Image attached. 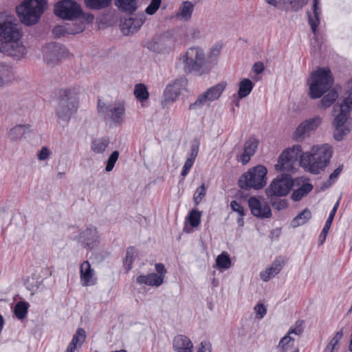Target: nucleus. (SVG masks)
I'll return each instance as SVG.
<instances>
[{"label": "nucleus", "instance_id": "3", "mask_svg": "<svg viewBox=\"0 0 352 352\" xmlns=\"http://www.w3.org/2000/svg\"><path fill=\"white\" fill-rule=\"evenodd\" d=\"M179 60L184 65L186 73L194 72L201 76L208 72L204 51L199 47L188 48Z\"/></svg>", "mask_w": 352, "mask_h": 352}, {"label": "nucleus", "instance_id": "26", "mask_svg": "<svg viewBox=\"0 0 352 352\" xmlns=\"http://www.w3.org/2000/svg\"><path fill=\"white\" fill-rule=\"evenodd\" d=\"M136 283L140 285H145L152 287H159L163 283L161 278L158 277L155 273L140 275L136 278Z\"/></svg>", "mask_w": 352, "mask_h": 352}, {"label": "nucleus", "instance_id": "60", "mask_svg": "<svg viewBox=\"0 0 352 352\" xmlns=\"http://www.w3.org/2000/svg\"><path fill=\"white\" fill-rule=\"evenodd\" d=\"M264 65L261 62H257L254 63L253 66V70L257 74L262 73L264 70Z\"/></svg>", "mask_w": 352, "mask_h": 352}, {"label": "nucleus", "instance_id": "13", "mask_svg": "<svg viewBox=\"0 0 352 352\" xmlns=\"http://www.w3.org/2000/svg\"><path fill=\"white\" fill-rule=\"evenodd\" d=\"M43 54L45 61L48 65H53L66 56L67 50L59 43H50L43 47Z\"/></svg>", "mask_w": 352, "mask_h": 352}, {"label": "nucleus", "instance_id": "45", "mask_svg": "<svg viewBox=\"0 0 352 352\" xmlns=\"http://www.w3.org/2000/svg\"><path fill=\"white\" fill-rule=\"evenodd\" d=\"M334 217L335 216L333 214H329V217L325 222V224L322 228V230L319 236V239H320L321 243H323L327 238V234L329 231V229L332 224Z\"/></svg>", "mask_w": 352, "mask_h": 352}, {"label": "nucleus", "instance_id": "43", "mask_svg": "<svg viewBox=\"0 0 352 352\" xmlns=\"http://www.w3.org/2000/svg\"><path fill=\"white\" fill-rule=\"evenodd\" d=\"M280 197L278 196H272L267 197L270 204L272 207L277 210H280L285 209L287 207V202L285 199H279Z\"/></svg>", "mask_w": 352, "mask_h": 352}, {"label": "nucleus", "instance_id": "59", "mask_svg": "<svg viewBox=\"0 0 352 352\" xmlns=\"http://www.w3.org/2000/svg\"><path fill=\"white\" fill-rule=\"evenodd\" d=\"M342 170V166H339L334 171L329 175V182H333L338 178Z\"/></svg>", "mask_w": 352, "mask_h": 352}, {"label": "nucleus", "instance_id": "40", "mask_svg": "<svg viewBox=\"0 0 352 352\" xmlns=\"http://www.w3.org/2000/svg\"><path fill=\"white\" fill-rule=\"evenodd\" d=\"M86 339V332L82 328H78L74 335L71 342L69 345L72 346L75 348L79 344L81 346Z\"/></svg>", "mask_w": 352, "mask_h": 352}, {"label": "nucleus", "instance_id": "18", "mask_svg": "<svg viewBox=\"0 0 352 352\" xmlns=\"http://www.w3.org/2000/svg\"><path fill=\"white\" fill-rule=\"evenodd\" d=\"M78 241L82 244L85 248L93 249L98 245L99 243V236L97 229L94 226L87 227L85 230L80 232Z\"/></svg>", "mask_w": 352, "mask_h": 352}, {"label": "nucleus", "instance_id": "19", "mask_svg": "<svg viewBox=\"0 0 352 352\" xmlns=\"http://www.w3.org/2000/svg\"><path fill=\"white\" fill-rule=\"evenodd\" d=\"M80 278L82 286L87 287L96 284L95 271L88 261H83L80 266Z\"/></svg>", "mask_w": 352, "mask_h": 352}, {"label": "nucleus", "instance_id": "58", "mask_svg": "<svg viewBox=\"0 0 352 352\" xmlns=\"http://www.w3.org/2000/svg\"><path fill=\"white\" fill-rule=\"evenodd\" d=\"M188 34L192 38H199L201 36V31L197 28H190L188 30Z\"/></svg>", "mask_w": 352, "mask_h": 352}, {"label": "nucleus", "instance_id": "9", "mask_svg": "<svg viewBox=\"0 0 352 352\" xmlns=\"http://www.w3.org/2000/svg\"><path fill=\"white\" fill-rule=\"evenodd\" d=\"M294 185L293 179L289 175H278L265 189L267 197L286 196Z\"/></svg>", "mask_w": 352, "mask_h": 352}, {"label": "nucleus", "instance_id": "23", "mask_svg": "<svg viewBox=\"0 0 352 352\" xmlns=\"http://www.w3.org/2000/svg\"><path fill=\"white\" fill-rule=\"evenodd\" d=\"M194 7L195 5L189 1L182 2L176 12V17L181 21H188L192 17Z\"/></svg>", "mask_w": 352, "mask_h": 352}, {"label": "nucleus", "instance_id": "48", "mask_svg": "<svg viewBox=\"0 0 352 352\" xmlns=\"http://www.w3.org/2000/svg\"><path fill=\"white\" fill-rule=\"evenodd\" d=\"M83 29H84V28H82V27H78V28L76 29L75 31L69 32V31H67L65 27H64L63 25H58V26H56L53 29V34L56 36L60 37L61 36H63L66 32L73 34L79 33V32H82L83 30Z\"/></svg>", "mask_w": 352, "mask_h": 352}, {"label": "nucleus", "instance_id": "56", "mask_svg": "<svg viewBox=\"0 0 352 352\" xmlns=\"http://www.w3.org/2000/svg\"><path fill=\"white\" fill-rule=\"evenodd\" d=\"M254 310L257 315L259 316V318L261 319L266 314L267 310L263 304H258L255 306Z\"/></svg>", "mask_w": 352, "mask_h": 352}, {"label": "nucleus", "instance_id": "50", "mask_svg": "<svg viewBox=\"0 0 352 352\" xmlns=\"http://www.w3.org/2000/svg\"><path fill=\"white\" fill-rule=\"evenodd\" d=\"M162 0H151L150 4L147 6L145 12L147 14L152 15L159 9Z\"/></svg>", "mask_w": 352, "mask_h": 352}, {"label": "nucleus", "instance_id": "17", "mask_svg": "<svg viewBox=\"0 0 352 352\" xmlns=\"http://www.w3.org/2000/svg\"><path fill=\"white\" fill-rule=\"evenodd\" d=\"M248 206L252 214L256 217L269 218L272 215L268 204L258 197H251L248 199Z\"/></svg>", "mask_w": 352, "mask_h": 352}, {"label": "nucleus", "instance_id": "61", "mask_svg": "<svg viewBox=\"0 0 352 352\" xmlns=\"http://www.w3.org/2000/svg\"><path fill=\"white\" fill-rule=\"evenodd\" d=\"M81 16L82 19L87 21L88 23H91L94 19V14L91 13H82L81 11V14H80Z\"/></svg>", "mask_w": 352, "mask_h": 352}, {"label": "nucleus", "instance_id": "5", "mask_svg": "<svg viewBox=\"0 0 352 352\" xmlns=\"http://www.w3.org/2000/svg\"><path fill=\"white\" fill-rule=\"evenodd\" d=\"M333 83V78L329 68H319L313 72L309 80V96L312 99L320 98Z\"/></svg>", "mask_w": 352, "mask_h": 352}, {"label": "nucleus", "instance_id": "33", "mask_svg": "<svg viewBox=\"0 0 352 352\" xmlns=\"http://www.w3.org/2000/svg\"><path fill=\"white\" fill-rule=\"evenodd\" d=\"M253 87L254 84L250 79H243L239 85V98H243L248 96L252 91Z\"/></svg>", "mask_w": 352, "mask_h": 352}, {"label": "nucleus", "instance_id": "51", "mask_svg": "<svg viewBox=\"0 0 352 352\" xmlns=\"http://www.w3.org/2000/svg\"><path fill=\"white\" fill-rule=\"evenodd\" d=\"M232 210L239 214V216H244L245 211L243 207L237 201H232L230 203Z\"/></svg>", "mask_w": 352, "mask_h": 352}, {"label": "nucleus", "instance_id": "1", "mask_svg": "<svg viewBox=\"0 0 352 352\" xmlns=\"http://www.w3.org/2000/svg\"><path fill=\"white\" fill-rule=\"evenodd\" d=\"M333 149L327 144L313 146L309 151L300 154V165L307 173L318 175L330 163Z\"/></svg>", "mask_w": 352, "mask_h": 352}, {"label": "nucleus", "instance_id": "24", "mask_svg": "<svg viewBox=\"0 0 352 352\" xmlns=\"http://www.w3.org/2000/svg\"><path fill=\"white\" fill-rule=\"evenodd\" d=\"M319 1L320 0H314L313 1V15L308 12V19L309 23L311 26L312 32L316 35L317 28L320 24V16L321 14V10L319 7Z\"/></svg>", "mask_w": 352, "mask_h": 352}, {"label": "nucleus", "instance_id": "25", "mask_svg": "<svg viewBox=\"0 0 352 352\" xmlns=\"http://www.w3.org/2000/svg\"><path fill=\"white\" fill-rule=\"evenodd\" d=\"M283 267V264L279 260H275L270 267L267 268L265 270L261 272L260 276L261 278L267 282L272 278L274 277L277 275Z\"/></svg>", "mask_w": 352, "mask_h": 352}, {"label": "nucleus", "instance_id": "38", "mask_svg": "<svg viewBox=\"0 0 352 352\" xmlns=\"http://www.w3.org/2000/svg\"><path fill=\"white\" fill-rule=\"evenodd\" d=\"M138 256L135 248L133 246L129 247L126 250V257L124 259V265L127 271L131 270L133 263Z\"/></svg>", "mask_w": 352, "mask_h": 352}, {"label": "nucleus", "instance_id": "41", "mask_svg": "<svg viewBox=\"0 0 352 352\" xmlns=\"http://www.w3.org/2000/svg\"><path fill=\"white\" fill-rule=\"evenodd\" d=\"M338 94L333 89L331 90L325 95L320 101V105L322 108L329 107L338 98Z\"/></svg>", "mask_w": 352, "mask_h": 352}, {"label": "nucleus", "instance_id": "53", "mask_svg": "<svg viewBox=\"0 0 352 352\" xmlns=\"http://www.w3.org/2000/svg\"><path fill=\"white\" fill-rule=\"evenodd\" d=\"M194 164V162H192L190 160H186L185 163H184V165L182 168V173H181V175L182 177H185L189 173L190 170L191 169V168L192 167Z\"/></svg>", "mask_w": 352, "mask_h": 352}, {"label": "nucleus", "instance_id": "15", "mask_svg": "<svg viewBox=\"0 0 352 352\" xmlns=\"http://www.w3.org/2000/svg\"><path fill=\"white\" fill-rule=\"evenodd\" d=\"M321 122L322 118L320 116H316L303 121L298 126L294 133V138L297 141L302 140L305 135L316 130Z\"/></svg>", "mask_w": 352, "mask_h": 352}, {"label": "nucleus", "instance_id": "57", "mask_svg": "<svg viewBox=\"0 0 352 352\" xmlns=\"http://www.w3.org/2000/svg\"><path fill=\"white\" fill-rule=\"evenodd\" d=\"M212 346L210 342L203 341L200 344V347L197 352H211Z\"/></svg>", "mask_w": 352, "mask_h": 352}, {"label": "nucleus", "instance_id": "10", "mask_svg": "<svg viewBox=\"0 0 352 352\" xmlns=\"http://www.w3.org/2000/svg\"><path fill=\"white\" fill-rule=\"evenodd\" d=\"M226 86V84L225 82H221L208 89L206 91L197 97L195 102L189 105L188 109H201L204 105L217 100L225 89Z\"/></svg>", "mask_w": 352, "mask_h": 352}, {"label": "nucleus", "instance_id": "39", "mask_svg": "<svg viewBox=\"0 0 352 352\" xmlns=\"http://www.w3.org/2000/svg\"><path fill=\"white\" fill-rule=\"evenodd\" d=\"M111 0H85V6L92 10H100L110 4Z\"/></svg>", "mask_w": 352, "mask_h": 352}, {"label": "nucleus", "instance_id": "54", "mask_svg": "<svg viewBox=\"0 0 352 352\" xmlns=\"http://www.w3.org/2000/svg\"><path fill=\"white\" fill-rule=\"evenodd\" d=\"M50 154L51 152L47 147H42L38 153V159L41 161L45 160L50 157Z\"/></svg>", "mask_w": 352, "mask_h": 352}, {"label": "nucleus", "instance_id": "8", "mask_svg": "<svg viewBox=\"0 0 352 352\" xmlns=\"http://www.w3.org/2000/svg\"><path fill=\"white\" fill-rule=\"evenodd\" d=\"M98 112L104 120L109 121L116 126L120 125L125 118V106L122 102H116L112 104L106 103L98 100Z\"/></svg>", "mask_w": 352, "mask_h": 352}, {"label": "nucleus", "instance_id": "30", "mask_svg": "<svg viewBox=\"0 0 352 352\" xmlns=\"http://www.w3.org/2000/svg\"><path fill=\"white\" fill-rule=\"evenodd\" d=\"M311 218V213L309 210L305 209L291 221V226L297 228L307 223Z\"/></svg>", "mask_w": 352, "mask_h": 352}, {"label": "nucleus", "instance_id": "21", "mask_svg": "<svg viewBox=\"0 0 352 352\" xmlns=\"http://www.w3.org/2000/svg\"><path fill=\"white\" fill-rule=\"evenodd\" d=\"M173 347L176 352H192L193 344L187 336L177 335L173 339Z\"/></svg>", "mask_w": 352, "mask_h": 352}, {"label": "nucleus", "instance_id": "12", "mask_svg": "<svg viewBox=\"0 0 352 352\" xmlns=\"http://www.w3.org/2000/svg\"><path fill=\"white\" fill-rule=\"evenodd\" d=\"M302 151V146L299 144L284 150L278 157V162L275 165L276 170L278 171L289 170L292 166V160L296 159Z\"/></svg>", "mask_w": 352, "mask_h": 352}, {"label": "nucleus", "instance_id": "34", "mask_svg": "<svg viewBox=\"0 0 352 352\" xmlns=\"http://www.w3.org/2000/svg\"><path fill=\"white\" fill-rule=\"evenodd\" d=\"M116 5L120 10L129 14L135 12L137 9L136 0H116Z\"/></svg>", "mask_w": 352, "mask_h": 352}, {"label": "nucleus", "instance_id": "35", "mask_svg": "<svg viewBox=\"0 0 352 352\" xmlns=\"http://www.w3.org/2000/svg\"><path fill=\"white\" fill-rule=\"evenodd\" d=\"M294 339L291 336L285 335L279 341L277 349L279 352H289L294 348Z\"/></svg>", "mask_w": 352, "mask_h": 352}, {"label": "nucleus", "instance_id": "29", "mask_svg": "<svg viewBox=\"0 0 352 352\" xmlns=\"http://www.w3.org/2000/svg\"><path fill=\"white\" fill-rule=\"evenodd\" d=\"M109 144L110 140L107 138H96L91 141V149L96 154H102Z\"/></svg>", "mask_w": 352, "mask_h": 352}, {"label": "nucleus", "instance_id": "28", "mask_svg": "<svg viewBox=\"0 0 352 352\" xmlns=\"http://www.w3.org/2000/svg\"><path fill=\"white\" fill-rule=\"evenodd\" d=\"M343 329L336 331L327 343L323 352H338L340 346V341L343 338Z\"/></svg>", "mask_w": 352, "mask_h": 352}, {"label": "nucleus", "instance_id": "55", "mask_svg": "<svg viewBox=\"0 0 352 352\" xmlns=\"http://www.w3.org/2000/svg\"><path fill=\"white\" fill-rule=\"evenodd\" d=\"M308 0H294L291 1L290 3L295 10L301 9L305 4H307Z\"/></svg>", "mask_w": 352, "mask_h": 352}, {"label": "nucleus", "instance_id": "31", "mask_svg": "<svg viewBox=\"0 0 352 352\" xmlns=\"http://www.w3.org/2000/svg\"><path fill=\"white\" fill-rule=\"evenodd\" d=\"M312 189V184L309 183H305L300 188L294 190L291 195V198L294 201H298L302 197L306 196L309 192H310Z\"/></svg>", "mask_w": 352, "mask_h": 352}, {"label": "nucleus", "instance_id": "44", "mask_svg": "<svg viewBox=\"0 0 352 352\" xmlns=\"http://www.w3.org/2000/svg\"><path fill=\"white\" fill-rule=\"evenodd\" d=\"M217 265L219 268L228 269L231 267V260L227 254L222 253L216 259Z\"/></svg>", "mask_w": 352, "mask_h": 352}, {"label": "nucleus", "instance_id": "4", "mask_svg": "<svg viewBox=\"0 0 352 352\" xmlns=\"http://www.w3.org/2000/svg\"><path fill=\"white\" fill-rule=\"evenodd\" d=\"M267 168L263 165H257L250 168L239 179L238 185L244 190L251 189L258 190L267 184Z\"/></svg>", "mask_w": 352, "mask_h": 352}, {"label": "nucleus", "instance_id": "6", "mask_svg": "<svg viewBox=\"0 0 352 352\" xmlns=\"http://www.w3.org/2000/svg\"><path fill=\"white\" fill-rule=\"evenodd\" d=\"M45 4V0H24L16 8V11L21 21L30 25L38 22Z\"/></svg>", "mask_w": 352, "mask_h": 352}, {"label": "nucleus", "instance_id": "49", "mask_svg": "<svg viewBox=\"0 0 352 352\" xmlns=\"http://www.w3.org/2000/svg\"><path fill=\"white\" fill-rule=\"evenodd\" d=\"M119 157V152L118 151H114L112 152V153L109 157L107 165L105 167V170L107 172H110L113 170L116 162L118 161V159Z\"/></svg>", "mask_w": 352, "mask_h": 352}, {"label": "nucleus", "instance_id": "62", "mask_svg": "<svg viewBox=\"0 0 352 352\" xmlns=\"http://www.w3.org/2000/svg\"><path fill=\"white\" fill-rule=\"evenodd\" d=\"M221 48V47L219 45H214L211 48V52H210L211 56H217L220 54Z\"/></svg>", "mask_w": 352, "mask_h": 352}, {"label": "nucleus", "instance_id": "46", "mask_svg": "<svg viewBox=\"0 0 352 352\" xmlns=\"http://www.w3.org/2000/svg\"><path fill=\"white\" fill-rule=\"evenodd\" d=\"M303 320H298L296 321L295 324L289 328L286 335L289 336H290L291 334L300 336L303 333Z\"/></svg>", "mask_w": 352, "mask_h": 352}, {"label": "nucleus", "instance_id": "22", "mask_svg": "<svg viewBox=\"0 0 352 352\" xmlns=\"http://www.w3.org/2000/svg\"><path fill=\"white\" fill-rule=\"evenodd\" d=\"M143 23L142 19L136 17L126 19L121 25L122 32L124 35L132 34L140 29Z\"/></svg>", "mask_w": 352, "mask_h": 352}, {"label": "nucleus", "instance_id": "37", "mask_svg": "<svg viewBox=\"0 0 352 352\" xmlns=\"http://www.w3.org/2000/svg\"><path fill=\"white\" fill-rule=\"evenodd\" d=\"M29 306L30 305L27 302H18L14 307V313L15 316L19 320H23L26 318Z\"/></svg>", "mask_w": 352, "mask_h": 352}, {"label": "nucleus", "instance_id": "16", "mask_svg": "<svg viewBox=\"0 0 352 352\" xmlns=\"http://www.w3.org/2000/svg\"><path fill=\"white\" fill-rule=\"evenodd\" d=\"M1 51L6 55L16 59L23 58L26 54L25 47L21 41V39L10 41L8 43H3Z\"/></svg>", "mask_w": 352, "mask_h": 352}, {"label": "nucleus", "instance_id": "11", "mask_svg": "<svg viewBox=\"0 0 352 352\" xmlns=\"http://www.w3.org/2000/svg\"><path fill=\"white\" fill-rule=\"evenodd\" d=\"M54 14L63 19L73 20L80 16L81 8L76 1L63 0L55 5Z\"/></svg>", "mask_w": 352, "mask_h": 352}, {"label": "nucleus", "instance_id": "36", "mask_svg": "<svg viewBox=\"0 0 352 352\" xmlns=\"http://www.w3.org/2000/svg\"><path fill=\"white\" fill-rule=\"evenodd\" d=\"M133 94L137 100L140 102L146 100L149 97V93L144 84H136L134 87Z\"/></svg>", "mask_w": 352, "mask_h": 352}, {"label": "nucleus", "instance_id": "14", "mask_svg": "<svg viewBox=\"0 0 352 352\" xmlns=\"http://www.w3.org/2000/svg\"><path fill=\"white\" fill-rule=\"evenodd\" d=\"M187 79L180 78L168 84L164 91V102L168 104L177 100L182 90L186 89Z\"/></svg>", "mask_w": 352, "mask_h": 352}, {"label": "nucleus", "instance_id": "42", "mask_svg": "<svg viewBox=\"0 0 352 352\" xmlns=\"http://www.w3.org/2000/svg\"><path fill=\"white\" fill-rule=\"evenodd\" d=\"M201 212L199 210L192 209L190 211L187 219L189 221L190 225L193 227H197L201 222Z\"/></svg>", "mask_w": 352, "mask_h": 352}, {"label": "nucleus", "instance_id": "63", "mask_svg": "<svg viewBox=\"0 0 352 352\" xmlns=\"http://www.w3.org/2000/svg\"><path fill=\"white\" fill-rule=\"evenodd\" d=\"M199 152V144L197 142H194L190 148V153L195 155L197 156Z\"/></svg>", "mask_w": 352, "mask_h": 352}, {"label": "nucleus", "instance_id": "64", "mask_svg": "<svg viewBox=\"0 0 352 352\" xmlns=\"http://www.w3.org/2000/svg\"><path fill=\"white\" fill-rule=\"evenodd\" d=\"M338 206H339V201H338L335 204V205H334L333 208H332V210H331V211L330 212V213H329V214H333L335 216V214H336V212H337V210H338Z\"/></svg>", "mask_w": 352, "mask_h": 352}, {"label": "nucleus", "instance_id": "52", "mask_svg": "<svg viewBox=\"0 0 352 352\" xmlns=\"http://www.w3.org/2000/svg\"><path fill=\"white\" fill-rule=\"evenodd\" d=\"M155 269L157 272V276L161 278L162 283L166 274V270L164 264L158 263L155 265Z\"/></svg>", "mask_w": 352, "mask_h": 352}, {"label": "nucleus", "instance_id": "20", "mask_svg": "<svg viewBox=\"0 0 352 352\" xmlns=\"http://www.w3.org/2000/svg\"><path fill=\"white\" fill-rule=\"evenodd\" d=\"M258 141L254 138H249L244 144L243 151L236 157L238 162L245 165L248 164L251 157L254 155L258 147Z\"/></svg>", "mask_w": 352, "mask_h": 352}, {"label": "nucleus", "instance_id": "32", "mask_svg": "<svg viewBox=\"0 0 352 352\" xmlns=\"http://www.w3.org/2000/svg\"><path fill=\"white\" fill-rule=\"evenodd\" d=\"M12 75V68L6 63H0V88L4 87Z\"/></svg>", "mask_w": 352, "mask_h": 352}, {"label": "nucleus", "instance_id": "27", "mask_svg": "<svg viewBox=\"0 0 352 352\" xmlns=\"http://www.w3.org/2000/svg\"><path fill=\"white\" fill-rule=\"evenodd\" d=\"M32 131L30 124H19L12 128L8 133L9 138L12 141H16L21 138L25 133Z\"/></svg>", "mask_w": 352, "mask_h": 352}, {"label": "nucleus", "instance_id": "2", "mask_svg": "<svg viewBox=\"0 0 352 352\" xmlns=\"http://www.w3.org/2000/svg\"><path fill=\"white\" fill-rule=\"evenodd\" d=\"M78 93V90L74 87L60 91L59 99L55 111L60 122L67 123L76 112Z\"/></svg>", "mask_w": 352, "mask_h": 352}, {"label": "nucleus", "instance_id": "7", "mask_svg": "<svg viewBox=\"0 0 352 352\" xmlns=\"http://www.w3.org/2000/svg\"><path fill=\"white\" fill-rule=\"evenodd\" d=\"M21 27L17 19L8 12H0V42L21 39Z\"/></svg>", "mask_w": 352, "mask_h": 352}, {"label": "nucleus", "instance_id": "47", "mask_svg": "<svg viewBox=\"0 0 352 352\" xmlns=\"http://www.w3.org/2000/svg\"><path fill=\"white\" fill-rule=\"evenodd\" d=\"M206 188L205 184L203 183L199 187H198L194 195H193V201L195 205H198L203 198L206 196Z\"/></svg>", "mask_w": 352, "mask_h": 352}]
</instances>
